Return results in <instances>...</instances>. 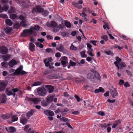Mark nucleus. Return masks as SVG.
Wrapping results in <instances>:
<instances>
[{
	"mask_svg": "<svg viewBox=\"0 0 133 133\" xmlns=\"http://www.w3.org/2000/svg\"><path fill=\"white\" fill-rule=\"evenodd\" d=\"M54 98V97L53 96H48L46 99V101L48 103H50L52 101Z\"/></svg>",
	"mask_w": 133,
	"mask_h": 133,
	"instance_id": "25",
	"label": "nucleus"
},
{
	"mask_svg": "<svg viewBox=\"0 0 133 133\" xmlns=\"http://www.w3.org/2000/svg\"><path fill=\"white\" fill-rule=\"evenodd\" d=\"M29 48L30 50L31 51H33L35 50V45L32 43H31L29 45Z\"/></svg>",
	"mask_w": 133,
	"mask_h": 133,
	"instance_id": "26",
	"label": "nucleus"
},
{
	"mask_svg": "<svg viewBox=\"0 0 133 133\" xmlns=\"http://www.w3.org/2000/svg\"><path fill=\"white\" fill-rule=\"evenodd\" d=\"M37 46H38L40 48H43V45L38 42H36L35 43Z\"/></svg>",
	"mask_w": 133,
	"mask_h": 133,
	"instance_id": "41",
	"label": "nucleus"
},
{
	"mask_svg": "<svg viewBox=\"0 0 133 133\" xmlns=\"http://www.w3.org/2000/svg\"><path fill=\"white\" fill-rule=\"evenodd\" d=\"M6 93L8 96L11 95H12V90L10 88H8L6 89Z\"/></svg>",
	"mask_w": 133,
	"mask_h": 133,
	"instance_id": "30",
	"label": "nucleus"
},
{
	"mask_svg": "<svg viewBox=\"0 0 133 133\" xmlns=\"http://www.w3.org/2000/svg\"><path fill=\"white\" fill-rule=\"evenodd\" d=\"M16 9L15 8L12 7H11L10 9L9 10L8 12L9 14L14 13L15 12Z\"/></svg>",
	"mask_w": 133,
	"mask_h": 133,
	"instance_id": "38",
	"label": "nucleus"
},
{
	"mask_svg": "<svg viewBox=\"0 0 133 133\" xmlns=\"http://www.w3.org/2000/svg\"><path fill=\"white\" fill-rule=\"evenodd\" d=\"M121 37L124 40H128V39L126 36L124 35H121Z\"/></svg>",
	"mask_w": 133,
	"mask_h": 133,
	"instance_id": "58",
	"label": "nucleus"
},
{
	"mask_svg": "<svg viewBox=\"0 0 133 133\" xmlns=\"http://www.w3.org/2000/svg\"><path fill=\"white\" fill-rule=\"evenodd\" d=\"M110 94L113 98H114L115 96H117L118 93L116 91V88H114V90L111 91Z\"/></svg>",
	"mask_w": 133,
	"mask_h": 133,
	"instance_id": "14",
	"label": "nucleus"
},
{
	"mask_svg": "<svg viewBox=\"0 0 133 133\" xmlns=\"http://www.w3.org/2000/svg\"><path fill=\"white\" fill-rule=\"evenodd\" d=\"M6 86V84L3 83H0V91H2L4 90Z\"/></svg>",
	"mask_w": 133,
	"mask_h": 133,
	"instance_id": "17",
	"label": "nucleus"
},
{
	"mask_svg": "<svg viewBox=\"0 0 133 133\" xmlns=\"http://www.w3.org/2000/svg\"><path fill=\"white\" fill-rule=\"evenodd\" d=\"M37 91L38 95L41 96H45L46 94V90L44 88H38L37 89Z\"/></svg>",
	"mask_w": 133,
	"mask_h": 133,
	"instance_id": "4",
	"label": "nucleus"
},
{
	"mask_svg": "<svg viewBox=\"0 0 133 133\" xmlns=\"http://www.w3.org/2000/svg\"><path fill=\"white\" fill-rule=\"evenodd\" d=\"M40 27L39 26L36 25L34 27H31L30 29H31L32 31H34V30L38 31L40 29Z\"/></svg>",
	"mask_w": 133,
	"mask_h": 133,
	"instance_id": "29",
	"label": "nucleus"
},
{
	"mask_svg": "<svg viewBox=\"0 0 133 133\" xmlns=\"http://www.w3.org/2000/svg\"><path fill=\"white\" fill-rule=\"evenodd\" d=\"M57 25V23L54 21H52L51 22V27L54 28Z\"/></svg>",
	"mask_w": 133,
	"mask_h": 133,
	"instance_id": "36",
	"label": "nucleus"
},
{
	"mask_svg": "<svg viewBox=\"0 0 133 133\" xmlns=\"http://www.w3.org/2000/svg\"><path fill=\"white\" fill-rule=\"evenodd\" d=\"M53 30V31L54 32H56L59 31L60 29L58 27H56L54 28Z\"/></svg>",
	"mask_w": 133,
	"mask_h": 133,
	"instance_id": "48",
	"label": "nucleus"
},
{
	"mask_svg": "<svg viewBox=\"0 0 133 133\" xmlns=\"http://www.w3.org/2000/svg\"><path fill=\"white\" fill-rule=\"evenodd\" d=\"M32 12L34 14L42 12V15L44 16H46L48 14V12L46 10L43 11V9L39 5L32 9Z\"/></svg>",
	"mask_w": 133,
	"mask_h": 133,
	"instance_id": "2",
	"label": "nucleus"
},
{
	"mask_svg": "<svg viewBox=\"0 0 133 133\" xmlns=\"http://www.w3.org/2000/svg\"><path fill=\"white\" fill-rule=\"evenodd\" d=\"M95 74L93 72L89 73L87 75V78L89 79H92L94 78Z\"/></svg>",
	"mask_w": 133,
	"mask_h": 133,
	"instance_id": "16",
	"label": "nucleus"
},
{
	"mask_svg": "<svg viewBox=\"0 0 133 133\" xmlns=\"http://www.w3.org/2000/svg\"><path fill=\"white\" fill-rule=\"evenodd\" d=\"M12 29L9 27L6 29L5 30V32L7 34H10L12 32Z\"/></svg>",
	"mask_w": 133,
	"mask_h": 133,
	"instance_id": "32",
	"label": "nucleus"
},
{
	"mask_svg": "<svg viewBox=\"0 0 133 133\" xmlns=\"http://www.w3.org/2000/svg\"><path fill=\"white\" fill-rule=\"evenodd\" d=\"M20 114H17L16 115L13 116L11 118V120L12 122H15L17 121L18 120V118L17 116H20Z\"/></svg>",
	"mask_w": 133,
	"mask_h": 133,
	"instance_id": "28",
	"label": "nucleus"
},
{
	"mask_svg": "<svg viewBox=\"0 0 133 133\" xmlns=\"http://www.w3.org/2000/svg\"><path fill=\"white\" fill-rule=\"evenodd\" d=\"M44 114L47 116L51 115V116H54V112L50 110H46L44 111Z\"/></svg>",
	"mask_w": 133,
	"mask_h": 133,
	"instance_id": "15",
	"label": "nucleus"
},
{
	"mask_svg": "<svg viewBox=\"0 0 133 133\" xmlns=\"http://www.w3.org/2000/svg\"><path fill=\"white\" fill-rule=\"evenodd\" d=\"M67 35V33L66 32H62L61 34V35L63 37H65Z\"/></svg>",
	"mask_w": 133,
	"mask_h": 133,
	"instance_id": "57",
	"label": "nucleus"
},
{
	"mask_svg": "<svg viewBox=\"0 0 133 133\" xmlns=\"http://www.w3.org/2000/svg\"><path fill=\"white\" fill-rule=\"evenodd\" d=\"M46 37L47 39L48 40L52 39H53V37L49 35H47L46 36Z\"/></svg>",
	"mask_w": 133,
	"mask_h": 133,
	"instance_id": "61",
	"label": "nucleus"
},
{
	"mask_svg": "<svg viewBox=\"0 0 133 133\" xmlns=\"http://www.w3.org/2000/svg\"><path fill=\"white\" fill-rule=\"evenodd\" d=\"M61 63L63 67L66 66L68 63L67 58L65 56H63L62 57Z\"/></svg>",
	"mask_w": 133,
	"mask_h": 133,
	"instance_id": "8",
	"label": "nucleus"
},
{
	"mask_svg": "<svg viewBox=\"0 0 133 133\" xmlns=\"http://www.w3.org/2000/svg\"><path fill=\"white\" fill-rule=\"evenodd\" d=\"M33 96L32 95L27 96L25 98V100L30 102H32V100H33Z\"/></svg>",
	"mask_w": 133,
	"mask_h": 133,
	"instance_id": "23",
	"label": "nucleus"
},
{
	"mask_svg": "<svg viewBox=\"0 0 133 133\" xmlns=\"http://www.w3.org/2000/svg\"><path fill=\"white\" fill-rule=\"evenodd\" d=\"M65 26H66V27L68 28H70L71 27V23L67 21H66L65 22Z\"/></svg>",
	"mask_w": 133,
	"mask_h": 133,
	"instance_id": "39",
	"label": "nucleus"
},
{
	"mask_svg": "<svg viewBox=\"0 0 133 133\" xmlns=\"http://www.w3.org/2000/svg\"><path fill=\"white\" fill-rule=\"evenodd\" d=\"M36 35V33L34 31H32L31 29H30V27L29 29L24 30L23 32L21 34V35L22 36L26 37L31 35Z\"/></svg>",
	"mask_w": 133,
	"mask_h": 133,
	"instance_id": "3",
	"label": "nucleus"
},
{
	"mask_svg": "<svg viewBox=\"0 0 133 133\" xmlns=\"http://www.w3.org/2000/svg\"><path fill=\"white\" fill-rule=\"evenodd\" d=\"M46 89L48 92L50 93L53 92L54 90V87L51 85H46L45 87Z\"/></svg>",
	"mask_w": 133,
	"mask_h": 133,
	"instance_id": "11",
	"label": "nucleus"
},
{
	"mask_svg": "<svg viewBox=\"0 0 133 133\" xmlns=\"http://www.w3.org/2000/svg\"><path fill=\"white\" fill-rule=\"evenodd\" d=\"M94 59L93 57H88L86 58V60L88 62L90 61H91L94 60Z\"/></svg>",
	"mask_w": 133,
	"mask_h": 133,
	"instance_id": "51",
	"label": "nucleus"
},
{
	"mask_svg": "<svg viewBox=\"0 0 133 133\" xmlns=\"http://www.w3.org/2000/svg\"><path fill=\"white\" fill-rule=\"evenodd\" d=\"M1 103H4L6 101V99L5 94H2L1 96Z\"/></svg>",
	"mask_w": 133,
	"mask_h": 133,
	"instance_id": "18",
	"label": "nucleus"
},
{
	"mask_svg": "<svg viewBox=\"0 0 133 133\" xmlns=\"http://www.w3.org/2000/svg\"><path fill=\"white\" fill-rule=\"evenodd\" d=\"M87 49H92V46L90 44L87 43Z\"/></svg>",
	"mask_w": 133,
	"mask_h": 133,
	"instance_id": "62",
	"label": "nucleus"
},
{
	"mask_svg": "<svg viewBox=\"0 0 133 133\" xmlns=\"http://www.w3.org/2000/svg\"><path fill=\"white\" fill-rule=\"evenodd\" d=\"M70 63L71 66H74L76 65V63L75 62L70 61Z\"/></svg>",
	"mask_w": 133,
	"mask_h": 133,
	"instance_id": "54",
	"label": "nucleus"
},
{
	"mask_svg": "<svg viewBox=\"0 0 133 133\" xmlns=\"http://www.w3.org/2000/svg\"><path fill=\"white\" fill-rule=\"evenodd\" d=\"M57 74H51L48 76V78L50 79H53L58 78V77L57 76Z\"/></svg>",
	"mask_w": 133,
	"mask_h": 133,
	"instance_id": "21",
	"label": "nucleus"
},
{
	"mask_svg": "<svg viewBox=\"0 0 133 133\" xmlns=\"http://www.w3.org/2000/svg\"><path fill=\"white\" fill-rule=\"evenodd\" d=\"M23 66L22 65H20L19 67L16 70L13 69H11L10 70L9 72L13 75H19L26 74L27 72L23 70Z\"/></svg>",
	"mask_w": 133,
	"mask_h": 133,
	"instance_id": "1",
	"label": "nucleus"
},
{
	"mask_svg": "<svg viewBox=\"0 0 133 133\" xmlns=\"http://www.w3.org/2000/svg\"><path fill=\"white\" fill-rule=\"evenodd\" d=\"M2 66L4 68H6L8 66V64L6 62H3L1 63Z\"/></svg>",
	"mask_w": 133,
	"mask_h": 133,
	"instance_id": "44",
	"label": "nucleus"
},
{
	"mask_svg": "<svg viewBox=\"0 0 133 133\" xmlns=\"http://www.w3.org/2000/svg\"><path fill=\"white\" fill-rule=\"evenodd\" d=\"M101 38L105 40V41H106L108 40V37L107 35H104L102 36Z\"/></svg>",
	"mask_w": 133,
	"mask_h": 133,
	"instance_id": "52",
	"label": "nucleus"
},
{
	"mask_svg": "<svg viewBox=\"0 0 133 133\" xmlns=\"http://www.w3.org/2000/svg\"><path fill=\"white\" fill-rule=\"evenodd\" d=\"M75 97L78 102H79L80 101V98L77 95H75Z\"/></svg>",
	"mask_w": 133,
	"mask_h": 133,
	"instance_id": "59",
	"label": "nucleus"
},
{
	"mask_svg": "<svg viewBox=\"0 0 133 133\" xmlns=\"http://www.w3.org/2000/svg\"><path fill=\"white\" fill-rule=\"evenodd\" d=\"M72 4L74 6L78 9H81L82 8V6L81 5H80V4L77 3V2H74L72 3Z\"/></svg>",
	"mask_w": 133,
	"mask_h": 133,
	"instance_id": "20",
	"label": "nucleus"
},
{
	"mask_svg": "<svg viewBox=\"0 0 133 133\" xmlns=\"http://www.w3.org/2000/svg\"><path fill=\"white\" fill-rule=\"evenodd\" d=\"M124 81L122 79H120L119 81V84L120 85H122L124 84Z\"/></svg>",
	"mask_w": 133,
	"mask_h": 133,
	"instance_id": "60",
	"label": "nucleus"
},
{
	"mask_svg": "<svg viewBox=\"0 0 133 133\" xmlns=\"http://www.w3.org/2000/svg\"><path fill=\"white\" fill-rule=\"evenodd\" d=\"M32 102L35 104H37L39 101V99L38 98H33Z\"/></svg>",
	"mask_w": 133,
	"mask_h": 133,
	"instance_id": "43",
	"label": "nucleus"
},
{
	"mask_svg": "<svg viewBox=\"0 0 133 133\" xmlns=\"http://www.w3.org/2000/svg\"><path fill=\"white\" fill-rule=\"evenodd\" d=\"M98 42V41L96 40H91L89 42L90 43L96 46V43Z\"/></svg>",
	"mask_w": 133,
	"mask_h": 133,
	"instance_id": "50",
	"label": "nucleus"
},
{
	"mask_svg": "<svg viewBox=\"0 0 133 133\" xmlns=\"http://www.w3.org/2000/svg\"><path fill=\"white\" fill-rule=\"evenodd\" d=\"M17 64L16 61L14 59H12L9 63L8 65L10 67H12Z\"/></svg>",
	"mask_w": 133,
	"mask_h": 133,
	"instance_id": "13",
	"label": "nucleus"
},
{
	"mask_svg": "<svg viewBox=\"0 0 133 133\" xmlns=\"http://www.w3.org/2000/svg\"><path fill=\"white\" fill-rule=\"evenodd\" d=\"M10 58V56L9 54H6L4 56H3L2 57L4 61H7Z\"/></svg>",
	"mask_w": 133,
	"mask_h": 133,
	"instance_id": "33",
	"label": "nucleus"
},
{
	"mask_svg": "<svg viewBox=\"0 0 133 133\" xmlns=\"http://www.w3.org/2000/svg\"><path fill=\"white\" fill-rule=\"evenodd\" d=\"M95 76L99 80L101 78L99 74L97 72H96L95 74Z\"/></svg>",
	"mask_w": 133,
	"mask_h": 133,
	"instance_id": "46",
	"label": "nucleus"
},
{
	"mask_svg": "<svg viewBox=\"0 0 133 133\" xmlns=\"http://www.w3.org/2000/svg\"><path fill=\"white\" fill-rule=\"evenodd\" d=\"M58 26L59 29L61 30H63L65 27V25L63 23L59 24Z\"/></svg>",
	"mask_w": 133,
	"mask_h": 133,
	"instance_id": "42",
	"label": "nucleus"
},
{
	"mask_svg": "<svg viewBox=\"0 0 133 133\" xmlns=\"http://www.w3.org/2000/svg\"><path fill=\"white\" fill-rule=\"evenodd\" d=\"M104 89L102 87H99L98 89H96L94 91L95 93H98L100 92L103 93L104 92Z\"/></svg>",
	"mask_w": 133,
	"mask_h": 133,
	"instance_id": "19",
	"label": "nucleus"
},
{
	"mask_svg": "<svg viewBox=\"0 0 133 133\" xmlns=\"http://www.w3.org/2000/svg\"><path fill=\"white\" fill-rule=\"evenodd\" d=\"M46 52H52V50L50 48H47L46 50Z\"/></svg>",
	"mask_w": 133,
	"mask_h": 133,
	"instance_id": "63",
	"label": "nucleus"
},
{
	"mask_svg": "<svg viewBox=\"0 0 133 133\" xmlns=\"http://www.w3.org/2000/svg\"><path fill=\"white\" fill-rule=\"evenodd\" d=\"M28 121V119L25 118H23L21 117L20 120V122L23 124L24 125L27 123Z\"/></svg>",
	"mask_w": 133,
	"mask_h": 133,
	"instance_id": "22",
	"label": "nucleus"
},
{
	"mask_svg": "<svg viewBox=\"0 0 133 133\" xmlns=\"http://www.w3.org/2000/svg\"><path fill=\"white\" fill-rule=\"evenodd\" d=\"M20 25V24H19V23H16L14 26V28L15 29H18Z\"/></svg>",
	"mask_w": 133,
	"mask_h": 133,
	"instance_id": "47",
	"label": "nucleus"
},
{
	"mask_svg": "<svg viewBox=\"0 0 133 133\" xmlns=\"http://www.w3.org/2000/svg\"><path fill=\"white\" fill-rule=\"evenodd\" d=\"M17 15H16L12 14L10 15V17L12 19H14L16 18Z\"/></svg>",
	"mask_w": 133,
	"mask_h": 133,
	"instance_id": "45",
	"label": "nucleus"
},
{
	"mask_svg": "<svg viewBox=\"0 0 133 133\" xmlns=\"http://www.w3.org/2000/svg\"><path fill=\"white\" fill-rule=\"evenodd\" d=\"M9 8V6L7 4L4 5L2 8L0 4V13L3 12V11H7Z\"/></svg>",
	"mask_w": 133,
	"mask_h": 133,
	"instance_id": "9",
	"label": "nucleus"
},
{
	"mask_svg": "<svg viewBox=\"0 0 133 133\" xmlns=\"http://www.w3.org/2000/svg\"><path fill=\"white\" fill-rule=\"evenodd\" d=\"M114 63L115 66L117 67L118 70H119V69H122L123 68L125 67L126 66L125 63L123 62L115 61Z\"/></svg>",
	"mask_w": 133,
	"mask_h": 133,
	"instance_id": "5",
	"label": "nucleus"
},
{
	"mask_svg": "<svg viewBox=\"0 0 133 133\" xmlns=\"http://www.w3.org/2000/svg\"><path fill=\"white\" fill-rule=\"evenodd\" d=\"M85 50H84L80 52V54L82 57L86 58L87 57V55L85 54Z\"/></svg>",
	"mask_w": 133,
	"mask_h": 133,
	"instance_id": "34",
	"label": "nucleus"
},
{
	"mask_svg": "<svg viewBox=\"0 0 133 133\" xmlns=\"http://www.w3.org/2000/svg\"><path fill=\"white\" fill-rule=\"evenodd\" d=\"M34 111V109H31L26 114V116L28 117H30L32 116Z\"/></svg>",
	"mask_w": 133,
	"mask_h": 133,
	"instance_id": "31",
	"label": "nucleus"
},
{
	"mask_svg": "<svg viewBox=\"0 0 133 133\" xmlns=\"http://www.w3.org/2000/svg\"><path fill=\"white\" fill-rule=\"evenodd\" d=\"M8 52V49L7 48L4 46L0 47V52L2 54H6Z\"/></svg>",
	"mask_w": 133,
	"mask_h": 133,
	"instance_id": "10",
	"label": "nucleus"
},
{
	"mask_svg": "<svg viewBox=\"0 0 133 133\" xmlns=\"http://www.w3.org/2000/svg\"><path fill=\"white\" fill-rule=\"evenodd\" d=\"M52 60V59L50 57L45 59L44 62L45 64V66L47 67L49 66L50 65L52 64L51 63Z\"/></svg>",
	"mask_w": 133,
	"mask_h": 133,
	"instance_id": "7",
	"label": "nucleus"
},
{
	"mask_svg": "<svg viewBox=\"0 0 133 133\" xmlns=\"http://www.w3.org/2000/svg\"><path fill=\"white\" fill-rule=\"evenodd\" d=\"M19 19L22 21L20 22V25L23 27H25L27 25V21L25 18L22 15H20L19 17Z\"/></svg>",
	"mask_w": 133,
	"mask_h": 133,
	"instance_id": "6",
	"label": "nucleus"
},
{
	"mask_svg": "<svg viewBox=\"0 0 133 133\" xmlns=\"http://www.w3.org/2000/svg\"><path fill=\"white\" fill-rule=\"evenodd\" d=\"M70 49L73 51H76L77 50V48L72 43H71L70 47Z\"/></svg>",
	"mask_w": 133,
	"mask_h": 133,
	"instance_id": "37",
	"label": "nucleus"
},
{
	"mask_svg": "<svg viewBox=\"0 0 133 133\" xmlns=\"http://www.w3.org/2000/svg\"><path fill=\"white\" fill-rule=\"evenodd\" d=\"M5 21L6 24L9 26H11L12 24L11 20L9 19H6Z\"/></svg>",
	"mask_w": 133,
	"mask_h": 133,
	"instance_id": "35",
	"label": "nucleus"
},
{
	"mask_svg": "<svg viewBox=\"0 0 133 133\" xmlns=\"http://www.w3.org/2000/svg\"><path fill=\"white\" fill-rule=\"evenodd\" d=\"M10 117L6 115H3L2 116V117L3 119H5L8 118Z\"/></svg>",
	"mask_w": 133,
	"mask_h": 133,
	"instance_id": "49",
	"label": "nucleus"
},
{
	"mask_svg": "<svg viewBox=\"0 0 133 133\" xmlns=\"http://www.w3.org/2000/svg\"><path fill=\"white\" fill-rule=\"evenodd\" d=\"M121 123V121L120 120H118L117 121H115L113 124L112 128L113 129L115 128L118 124H120Z\"/></svg>",
	"mask_w": 133,
	"mask_h": 133,
	"instance_id": "27",
	"label": "nucleus"
},
{
	"mask_svg": "<svg viewBox=\"0 0 133 133\" xmlns=\"http://www.w3.org/2000/svg\"><path fill=\"white\" fill-rule=\"evenodd\" d=\"M56 49L61 52H63L65 49L63 45L61 44H58L56 48Z\"/></svg>",
	"mask_w": 133,
	"mask_h": 133,
	"instance_id": "12",
	"label": "nucleus"
},
{
	"mask_svg": "<svg viewBox=\"0 0 133 133\" xmlns=\"http://www.w3.org/2000/svg\"><path fill=\"white\" fill-rule=\"evenodd\" d=\"M103 28L104 29H105L107 28L109 30V27L107 24H105L103 26Z\"/></svg>",
	"mask_w": 133,
	"mask_h": 133,
	"instance_id": "64",
	"label": "nucleus"
},
{
	"mask_svg": "<svg viewBox=\"0 0 133 133\" xmlns=\"http://www.w3.org/2000/svg\"><path fill=\"white\" fill-rule=\"evenodd\" d=\"M98 114L102 116H104L105 114L103 112L100 111L98 112Z\"/></svg>",
	"mask_w": 133,
	"mask_h": 133,
	"instance_id": "55",
	"label": "nucleus"
},
{
	"mask_svg": "<svg viewBox=\"0 0 133 133\" xmlns=\"http://www.w3.org/2000/svg\"><path fill=\"white\" fill-rule=\"evenodd\" d=\"M79 14L80 16H82V17H84L85 16L87 17V14H85V13H81L79 12Z\"/></svg>",
	"mask_w": 133,
	"mask_h": 133,
	"instance_id": "56",
	"label": "nucleus"
},
{
	"mask_svg": "<svg viewBox=\"0 0 133 133\" xmlns=\"http://www.w3.org/2000/svg\"><path fill=\"white\" fill-rule=\"evenodd\" d=\"M41 83L39 81H37L33 83L32 84V86H35L38 85H41Z\"/></svg>",
	"mask_w": 133,
	"mask_h": 133,
	"instance_id": "40",
	"label": "nucleus"
},
{
	"mask_svg": "<svg viewBox=\"0 0 133 133\" xmlns=\"http://www.w3.org/2000/svg\"><path fill=\"white\" fill-rule=\"evenodd\" d=\"M6 130L9 132L14 133L16 131V129L14 127H11L9 128V130L6 128Z\"/></svg>",
	"mask_w": 133,
	"mask_h": 133,
	"instance_id": "24",
	"label": "nucleus"
},
{
	"mask_svg": "<svg viewBox=\"0 0 133 133\" xmlns=\"http://www.w3.org/2000/svg\"><path fill=\"white\" fill-rule=\"evenodd\" d=\"M60 120L63 121L64 122H66L67 121H68V118H65L64 117H62L60 119Z\"/></svg>",
	"mask_w": 133,
	"mask_h": 133,
	"instance_id": "53",
	"label": "nucleus"
}]
</instances>
